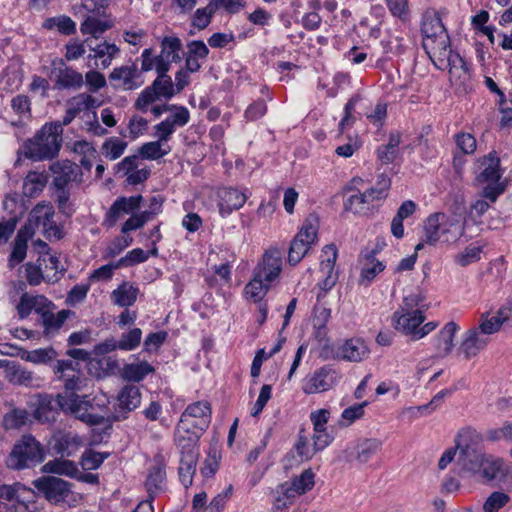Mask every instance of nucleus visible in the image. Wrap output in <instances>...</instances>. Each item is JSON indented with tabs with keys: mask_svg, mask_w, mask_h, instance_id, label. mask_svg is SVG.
Instances as JSON below:
<instances>
[{
	"mask_svg": "<svg viewBox=\"0 0 512 512\" xmlns=\"http://www.w3.org/2000/svg\"><path fill=\"white\" fill-rule=\"evenodd\" d=\"M57 352L53 348L36 349L32 351H25L22 354V359L35 364L46 363L56 358Z\"/></svg>",
	"mask_w": 512,
	"mask_h": 512,
	"instance_id": "13d9d810",
	"label": "nucleus"
},
{
	"mask_svg": "<svg viewBox=\"0 0 512 512\" xmlns=\"http://www.w3.org/2000/svg\"><path fill=\"white\" fill-rule=\"evenodd\" d=\"M54 207L51 203L40 202L29 213L27 223L19 229L12 244L8 266L14 268L26 258L28 241L34 236L36 229L41 228L43 235L51 240L62 238V232L54 221Z\"/></svg>",
	"mask_w": 512,
	"mask_h": 512,
	"instance_id": "f257e3e1",
	"label": "nucleus"
},
{
	"mask_svg": "<svg viewBox=\"0 0 512 512\" xmlns=\"http://www.w3.org/2000/svg\"><path fill=\"white\" fill-rule=\"evenodd\" d=\"M219 210L222 216L231 214L234 210L243 207L247 200V195L236 188H224L219 192Z\"/></svg>",
	"mask_w": 512,
	"mask_h": 512,
	"instance_id": "7c9ffc66",
	"label": "nucleus"
},
{
	"mask_svg": "<svg viewBox=\"0 0 512 512\" xmlns=\"http://www.w3.org/2000/svg\"><path fill=\"white\" fill-rule=\"evenodd\" d=\"M282 270V255L277 249H270L263 255L262 261L256 266L254 273L263 277L266 282H273Z\"/></svg>",
	"mask_w": 512,
	"mask_h": 512,
	"instance_id": "412c9836",
	"label": "nucleus"
},
{
	"mask_svg": "<svg viewBox=\"0 0 512 512\" xmlns=\"http://www.w3.org/2000/svg\"><path fill=\"white\" fill-rule=\"evenodd\" d=\"M381 448V442L377 439H365L357 443L350 456L360 463H366Z\"/></svg>",
	"mask_w": 512,
	"mask_h": 512,
	"instance_id": "4c0bfd02",
	"label": "nucleus"
},
{
	"mask_svg": "<svg viewBox=\"0 0 512 512\" xmlns=\"http://www.w3.org/2000/svg\"><path fill=\"white\" fill-rule=\"evenodd\" d=\"M56 402L63 412L73 415L90 426L103 424L105 419L109 418L106 413L96 412L95 406L87 399V396H80L76 393L58 394Z\"/></svg>",
	"mask_w": 512,
	"mask_h": 512,
	"instance_id": "0eeeda50",
	"label": "nucleus"
},
{
	"mask_svg": "<svg viewBox=\"0 0 512 512\" xmlns=\"http://www.w3.org/2000/svg\"><path fill=\"white\" fill-rule=\"evenodd\" d=\"M109 453H100L93 450L85 451L81 456V466L84 470L98 469Z\"/></svg>",
	"mask_w": 512,
	"mask_h": 512,
	"instance_id": "e2e57ef3",
	"label": "nucleus"
},
{
	"mask_svg": "<svg viewBox=\"0 0 512 512\" xmlns=\"http://www.w3.org/2000/svg\"><path fill=\"white\" fill-rule=\"evenodd\" d=\"M421 32L423 41L438 38V35L446 32L442 20L437 12L428 10L423 14Z\"/></svg>",
	"mask_w": 512,
	"mask_h": 512,
	"instance_id": "c9c22d12",
	"label": "nucleus"
},
{
	"mask_svg": "<svg viewBox=\"0 0 512 512\" xmlns=\"http://www.w3.org/2000/svg\"><path fill=\"white\" fill-rule=\"evenodd\" d=\"M42 472L76 477L79 470L73 461L66 459L50 460L42 466Z\"/></svg>",
	"mask_w": 512,
	"mask_h": 512,
	"instance_id": "58836bf2",
	"label": "nucleus"
},
{
	"mask_svg": "<svg viewBox=\"0 0 512 512\" xmlns=\"http://www.w3.org/2000/svg\"><path fill=\"white\" fill-rule=\"evenodd\" d=\"M289 484L295 489L296 493L302 495L313 488L315 484L314 473L310 469H307L299 476L293 478Z\"/></svg>",
	"mask_w": 512,
	"mask_h": 512,
	"instance_id": "6e6d98bb",
	"label": "nucleus"
},
{
	"mask_svg": "<svg viewBox=\"0 0 512 512\" xmlns=\"http://www.w3.org/2000/svg\"><path fill=\"white\" fill-rule=\"evenodd\" d=\"M298 496L300 495L296 493L289 482H285L276 489L273 507L276 510H283L292 505Z\"/></svg>",
	"mask_w": 512,
	"mask_h": 512,
	"instance_id": "c03bdc74",
	"label": "nucleus"
},
{
	"mask_svg": "<svg viewBox=\"0 0 512 512\" xmlns=\"http://www.w3.org/2000/svg\"><path fill=\"white\" fill-rule=\"evenodd\" d=\"M459 327L454 322H448L439 331L433 341L434 345V357L445 358L447 357L454 348V337Z\"/></svg>",
	"mask_w": 512,
	"mask_h": 512,
	"instance_id": "bb28decb",
	"label": "nucleus"
},
{
	"mask_svg": "<svg viewBox=\"0 0 512 512\" xmlns=\"http://www.w3.org/2000/svg\"><path fill=\"white\" fill-rule=\"evenodd\" d=\"M482 434L472 427L460 429L455 436V448L459 453L485 451Z\"/></svg>",
	"mask_w": 512,
	"mask_h": 512,
	"instance_id": "b1692460",
	"label": "nucleus"
},
{
	"mask_svg": "<svg viewBox=\"0 0 512 512\" xmlns=\"http://www.w3.org/2000/svg\"><path fill=\"white\" fill-rule=\"evenodd\" d=\"M44 450L41 444L31 435H24L14 445L7 458V466L14 470L30 468L42 462Z\"/></svg>",
	"mask_w": 512,
	"mask_h": 512,
	"instance_id": "6e6552de",
	"label": "nucleus"
},
{
	"mask_svg": "<svg viewBox=\"0 0 512 512\" xmlns=\"http://www.w3.org/2000/svg\"><path fill=\"white\" fill-rule=\"evenodd\" d=\"M319 229L318 217L314 214H310L304 221L300 231L296 235L298 238L306 241L310 245H313L317 239Z\"/></svg>",
	"mask_w": 512,
	"mask_h": 512,
	"instance_id": "3c124183",
	"label": "nucleus"
},
{
	"mask_svg": "<svg viewBox=\"0 0 512 512\" xmlns=\"http://www.w3.org/2000/svg\"><path fill=\"white\" fill-rule=\"evenodd\" d=\"M138 76L137 67L132 65H125L114 68L110 74V80L116 82L117 87H122L125 90H132L137 88L140 84L135 82Z\"/></svg>",
	"mask_w": 512,
	"mask_h": 512,
	"instance_id": "f704fd0d",
	"label": "nucleus"
},
{
	"mask_svg": "<svg viewBox=\"0 0 512 512\" xmlns=\"http://www.w3.org/2000/svg\"><path fill=\"white\" fill-rule=\"evenodd\" d=\"M62 134L60 122L43 125L32 138L24 142V155L36 161L54 158L60 151Z\"/></svg>",
	"mask_w": 512,
	"mask_h": 512,
	"instance_id": "7ed1b4c3",
	"label": "nucleus"
},
{
	"mask_svg": "<svg viewBox=\"0 0 512 512\" xmlns=\"http://www.w3.org/2000/svg\"><path fill=\"white\" fill-rule=\"evenodd\" d=\"M337 259V249L334 245H327L322 250L320 271L324 275V279L319 282V288L323 291L330 290L337 282L338 275L334 270Z\"/></svg>",
	"mask_w": 512,
	"mask_h": 512,
	"instance_id": "aec40b11",
	"label": "nucleus"
},
{
	"mask_svg": "<svg viewBox=\"0 0 512 512\" xmlns=\"http://www.w3.org/2000/svg\"><path fill=\"white\" fill-rule=\"evenodd\" d=\"M456 465L461 477L484 482L493 481L505 472L503 460L485 451L459 453Z\"/></svg>",
	"mask_w": 512,
	"mask_h": 512,
	"instance_id": "f03ea898",
	"label": "nucleus"
},
{
	"mask_svg": "<svg viewBox=\"0 0 512 512\" xmlns=\"http://www.w3.org/2000/svg\"><path fill=\"white\" fill-rule=\"evenodd\" d=\"M34 487L52 504L68 502L74 497L72 484L55 476H43L33 481Z\"/></svg>",
	"mask_w": 512,
	"mask_h": 512,
	"instance_id": "9d476101",
	"label": "nucleus"
},
{
	"mask_svg": "<svg viewBox=\"0 0 512 512\" xmlns=\"http://www.w3.org/2000/svg\"><path fill=\"white\" fill-rule=\"evenodd\" d=\"M160 97V75H157L152 85L147 87L139 95L135 106L141 111H146L148 107Z\"/></svg>",
	"mask_w": 512,
	"mask_h": 512,
	"instance_id": "49530a36",
	"label": "nucleus"
},
{
	"mask_svg": "<svg viewBox=\"0 0 512 512\" xmlns=\"http://www.w3.org/2000/svg\"><path fill=\"white\" fill-rule=\"evenodd\" d=\"M510 501V496L501 491L491 493L483 504L484 512H499Z\"/></svg>",
	"mask_w": 512,
	"mask_h": 512,
	"instance_id": "052dcab7",
	"label": "nucleus"
},
{
	"mask_svg": "<svg viewBox=\"0 0 512 512\" xmlns=\"http://www.w3.org/2000/svg\"><path fill=\"white\" fill-rule=\"evenodd\" d=\"M152 371L153 368L147 362L130 363L123 367L121 375L128 381L138 382Z\"/></svg>",
	"mask_w": 512,
	"mask_h": 512,
	"instance_id": "de8ad7c7",
	"label": "nucleus"
},
{
	"mask_svg": "<svg viewBox=\"0 0 512 512\" xmlns=\"http://www.w3.org/2000/svg\"><path fill=\"white\" fill-rule=\"evenodd\" d=\"M6 378L10 383L23 386H33V373L15 363L7 365L5 369Z\"/></svg>",
	"mask_w": 512,
	"mask_h": 512,
	"instance_id": "a19ab883",
	"label": "nucleus"
},
{
	"mask_svg": "<svg viewBox=\"0 0 512 512\" xmlns=\"http://www.w3.org/2000/svg\"><path fill=\"white\" fill-rule=\"evenodd\" d=\"M332 441L329 434L305 435L303 431L299 434L296 450L302 460L311 459L318 451L326 448Z\"/></svg>",
	"mask_w": 512,
	"mask_h": 512,
	"instance_id": "a211bd4d",
	"label": "nucleus"
},
{
	"mask_svg": "<svg viewBox=\"0 0 512 512\" xmlns=\"http://www.w3.org/2000/svg\"><path fill=\"white\" fill-rule=\"evenodd\" d=\"M142 331L140 328H133L128 332H124L119 341L118 347L120 350L131 351L134 350L141 342Z\"/></svg>",
	"mask_w": 512,
	"mask_h": 512,
	"instance_id": "680f3d73",
	"label": "nucleus"
},
{
	"mask_svg": "<svg viewBox=\"0 0 512 512\" xmlns=\"http://www.w3.org/2000/svg\"><path fill=\"white\" fill-rule=\"evenodd\" d=\"M499 167L500 160L494 154L484 157L479 164L477 180L485 185L483 196L491 202H495L506 189V180H501Z\"/></svg>",
	"mask_w": 512,
	"mask_h": 512,
	"instance_id": "1a4fd4ad",
	"label": "nucleus"
},
{
	"mask_svg": "<svg viewBox=\"0 0 512 512\" xmlns=\"http://www.w3.org/2000/svg\"><path fill=\"white\" fill-rule=\"evenodd\" d=\"M211 414L207 401H197L187 406L178 423L204 432L210 424Z\"/></svg>",
	"mask_w": 512,
	"mask_h": 512,
	"instance_id": "ddd939ff",
	"label": "nucleus"
},
{
	"mask_svg": "<svg viewBox=\"0 0 512 512\" xmlns=\"http://www.w3.org/2000/svg\"><path fill=\"white\" fill-rule=\"evenodd\" d=\"M331 317V309L323 304H316L313 311V335L319 342L328 339L327 323Z\"/></svg>",
	"mask_w": 512,
	"mask_h": 512,
	"instance_id": "473e14b6",
	"label": "nucleus"
},
{
	"mask_svg": "<svg viewBox=\"0 0 512 512\" xmlns=\"http://www.w3.org/2000/svg\"><path fill=\"white\" fill-rule=\"evenodd\" d=\"M384 269L385 265L375 258L374 255L364 256L361 260V270L358 279L359 285L363 287L369 286Z\"/></svg>",
	"mask_w": 512,
	"mask_h": 512,
	"instance_id": "72a5a7b5",
	"label": "nucleus"
},
{
	"mask_svg": "<svg viewBox=\"0 0 512 512\" xmlns=\"http://www.w3.org/2000/svg\"><path fill=\"white\" fill-rule=\"evenodd\" d=\"M108 28V25H106L104 22L88 17L80 27V30L82 34H91L95 37L102 34L106 29Z\"/></svg>",
	"mask_w": 512,
	"mask_h": 512,
	"instance_id": "774afa93",
	"label": "nucleus"
},
{
	"mask_svg": "<svg viewBox=\"0 0 512 512\" xmlns=\"http://www.w3.org/2000/svg\"><path fill=\"white\" fill-rule=\"evenodd\" d=\"M138 289L124 283L112 292L113 302L121 307L133 305L137 299Z\"/></svg>",
	"mask_w": 512,
	"mask_h": 512,
	"instance_id": "a18cd8bd",
	"label": "nucleus"
},
{
	"mask_svg": "<svg viewBox=\"0 0 512 512\" xmlns=\"http://www.w3.org/2000/svg\"><path fill=\"white\" fill-rule=\"evenodd\" d=\"M50 77L54 80V89L57 90H77L84 84L82 74L66 65L62 59L52 61Z\"/></svg>",
	"mask_w": 512,
	"mask_h": 512,
	"instance_id": "f8f14e48",
	"label": "nucleus"
},
{
	"mask_svg": "<svg viewBox=\"0 0 512 512\" xmlns=\"http://www.w3.org/2000/svg\"><path fill=\"white\" fill-rule=\"evenodd\" d=\"M84 445L83 438L70 431H57L52 438V448L61 456L70 457Z\"/></svg>",
	"mask_w": 512,
	"mask_h": 512,
	"instance_id": "4be33fe9",
	"label": "nucleus"
},
{
	"mask_svg": "<svg viewBox=\"0 0 512 512\" xmlns=\"http://www.w3.org/2000/svg\"><path fill=\"white\" fill-rule=\"evenodd\" d=\"M446 68H448L450 83L465 90L471 80V72L463 58L458 53L452 55L447 60Z\"/></svg>",
	"mask_w": 512,
	"mask_h": 512,
	"instance_id": "a878e982",
	"label": "nucleus"
},
{
	"mask_svg": "<svg viewBox=\"0 0 512 512\" xmlns=\"http://www.w3.org/2000/svg\"><path fill=\"white\" fill-rule=\"evenodd\" d=\"M47 177L44 173L29 172L23 182V194L27 197L37 196L46 186Z\"/></svg>",
	"mask_w": 512,
	"mask_h": 512,
	"instance_id": "79ce46f5",
	"label": "nucleus"
},
{
	"mask_svg": "<svg viewBox=\"0 0 512 512\" xmlns=\"http://www.w3.org/2000/svg\"><path fill=\"white\" fill-rule=\"evenodd\" d=\"M127 143L120 140L117 137L108 138L102 145V153L109 159L115 160L119 158L125 148Z\"/></svg>",
	"mask_w": 512,
	"mask_h": 512,
	"instance_id": "4d7b16f0",
	"label": "nucleus"
},
{
	"mask_svg": "<svg viewBox=\"0 0 512 512\" xmlns=\"http://www.w3.org/2000/svg\"><path fill=\"white\" fill-rule=\"evenodd\" d=\"M216 12L215 4L211 1L207 6L199 8L195 11L192 18V25L199 30L206 28Z\"/></svg>",
	"mask_w": 512,
	"mask_h": 512,
	"instance_id": "864d4df0",
	"label": "nucleus"
},
{
	"mask_svg": "<svg viewBox=\"0 0 512 512\" xmlns=\"http://www.w3.org/2000/svg\"><path fill=\"white\" fill-rule=\"evenodd\" d=\"M199 453H180L178 474L181 483L188 488L193 481Z\"/></svg>",
	"mask_w": 512,
	"mask_h": 512,
	"instance_id": "e433bc0d",
	"label": "nucleus"
},
{
	"mask_svg": "<svg viewBox=\"0 0 512 512\" xmlns=\"http://www.w3.org/2000/svg\"><path fill=\"white\" fill-rule=\"evenodd\" d=\"M271 282H266L263 277H257L254 273L253 279L245 286V296L255 303H261L262 299L269 290Z\"/></svg>",
	"mask_w": 512,
	"mask_h": 512,
	"instance_id": "37998d69",
	"label": "nucleus"
},
{
	"mask_svg": "<svg viewBox=\"0 0 512 512\" xmlns=\"http://www.w3.org/2000/svg\"><path fill=\"white\" fill-rule=\"evenodd\" d=\"M28 420V412L25 409L13 408L3 418L6 429H17L25 425Z\"/></svg>",
	"mask_w": 512,
	"mask_h": 512,
	"instance_id": "5fc2aeb1",
	"label": "nucleus"
},
{
	"mask_svg": "<svg viewBox=\"0 0 512 512\" xmlns=\"http://www.w3.org/2000/svg\"><path fill=\"white\" fill-rule=\"evenodd\" d=\"M512 327V314L505 305H502L495 314L483 313L479 318L477 327H473L481 335L490 336L497 333L501 326Z\"/></svg>",
	"mask_w": 512,
	"mask_h": 512,
	"instance_id": "2eb2a0df",
	"label": "nucleus"
},
{
	"mask_svg": "<svg viewBox=\"0 0 512 512\" xmlns=\"http://www.w3.org/2000/svg\"><path fill=\"white\" fill-rule=\"evenodd\" d=\"M330 412L327 409H319L311 412L310 420L313 424V434H328L326 431V424L328 422Z\"/></svg>",
	"mask_w": 512,
	"mask_h": 512,
	"instance_id": "0e129e2a",
	"label": "nucleus"
},
{
	"mask_svg": "<svg viewBox=\"0 0 512 512\" xmlns=\"http://www.w3.org/2000/svg\"><path fill=\"white\" fill-rule=\"evenodd\" d=\"M53 310L54 308L46 309L38 319L39 325H41L43 328V335L46 338L54 337L59 332L70 314L69 310H61L56 314Z\"/></svg>",
	"mask_w": 512,
	"mask_h": 512,
	"instance_id": "c85d7f7f",
	"label": "nucleus"
},
{
	"mask_svg": "<svg viewBox=\"0 0 512 512\" xmlns=\"http://www.w3.org/2000/svg\"><path fill=\"white\" fill-rule=\"evenodd\" d=\"M154 213L149 211H144L140 215H132L122 226V233L127 234L130 231L136 230L142 227L146 222H148Z\"/></svg>",
	"mask_w": 512,
	"mask_h": 512,
	"instance_id": "69168bd1",
	"label": "nucleus"
},
{
	"mask_svg": "<svg viewBox=\"0 0 512 512\" xmlns=\"http://www.w3.org/2000/svg\"><path fill=\"white\" fill-rule=\"evenodd\" d=\"M424 321L425 315L422 311L418 309L409 310L404 307L394 312L392 317L393 327L400 333L408 336L412 341L424 338L438 326L437 322L424 323Z\"/></svg>",
	"mask_w": 512,
	"mask_h": 512,
	"instance_id": "39448f33",
	"label": "nucleus"
},
{
	"mask_svg": "<svg viewBox=\"0 0 512 512\" xmlns=\"http://www.w3.org/2000/svg\"><path fill=\"white\" fill-rule=\"evenodd\" d=\"M339 378L336 369L330 365H325L302 380V391L307 395L328 391L337 383Z\"/></svg>",
	"mask_w": 512,
	"mask_h": 512,
	"instance_id": "9b49d317",
	"label": "nucleus"
},
{
	"mask_svg": "<svg viewBox=\"0 0 512 512\" xmlns=\"http://www.w3.org/2000/svg\"><path fill=\"white\" fill-rule=\"evenodd\" d=\"M390 186L391 180L381 175L377 187L350 195L345 201V208L355 214L367 215L381 205Z\"/></svg>",
	"mask_w": 512,
	"mask_h": 512,
	"instance_id": "423d86ee",
	"label": "nucleus"
},
{
	"mask_svg": "<svg viewBox=\"0 0 512 512\" xmlns=\"http://www.w3.org/2000/svg\"><path fill=\"white\" fill-rule=\"evenodd\" d=\"M487 438L492 442L500 440L512 442V423L505 422L500 427L488 430Z\"/></svg>",
	"mask_w": 512,
	"mask_h": 512,
	"instance_id": "338daca9",
	"label": "nucleus"
},
{
	"mask_svg": "<svg viewBox=\"0 0 512 512\" xmlns=\"http://www.w3.org/2000/svg\"><path fill=\"white\" fill-rule=\"evenodd\" d=\"M43 27L48 30L56 28L64 35H72L76 32V23L65 15L47 18L43 23Z\"/></svg>",
	"mask_w": 512,
	"mask_h": 512,
	"instance_id": "09e8293b",
	"label": "nucleus"
},
{
	"mask_svg": "<svg viewBox=\"0 0 512 512\" xmlns=\"http://www.w3.org/2000/svg\"><path fill=\"white\" fill-rule=\"evenodd\" d=\"M490 340L491 338L488 336L481 335L474 328H471L463 334L461 343L457 348V356L464 360H470L478 356Z\"/></svg>",
	"mask_w": 512,
	"mask_h": 512,
	"instance_id": "f3484780",
	"label": "nucleus"
},
{
	"mask_svg": "<svg viewBox=\"0 0 512 512\" xmlns=\"http://www.w3.org/2000/svg\"><path fill=\"white\" fill-rule=\"evenodd\" d=\"M464 230V222L460 217L434 213L425 222L424 241L430 245L454 243L463 236Z\"/></svg>",
	"mask_w": 512,
	"mask_h": 512,
	"instance_id": "20e7f679",
	"label": "nucleus"
},
{
	"mask_svg": "<svg viewBox=\"0 0 512 512\" xmlns=\"http://www.w3.org/2000/svg\"><path fill=\"white\" fill-rule=\"evenodd\" d=\"M50 171L53 174V184L56 189H66L72 182H82V170L80 166L69 161H57L50 165Z\"/></svg>",
	"mask_w": 512,
	"mask_h": 512,
	"instance_id": "dca6fc26",
	"label": "nucleus"
},
{
	"mask_svg": "<svg viewBox=\"0 0 512 512\" xmlns=\"http://www.w3.org/2000/svg\"><path fill=\"white\" fill-rule=\"evenodd\" d=\"M202 434L203 432L199 430L178 423L174 434V442L179 453H199L198 441Z\"/></svg>",
	"mask_w": 512,
	"mask_h": 512,
	"instance_id": "393cba45",
	"label": "nucleus"
},
{
	"mask_svg": "<svg viewBox=\"0 0 512 512\" xmlns=\"http://www.w3.org/2000/svg\"><path fill=\"white\" fill-rule=\"evenodd\" d=\"M159 482H160V474L159 468H154L153 471L149 474L146 481V488L149 494V500L140 503L134 510V512H154L153 507L151 505V500H153L159 492Z\"/></svg>",
	"mask_w": 512,
	"mask_h": 512,
	"instance_id": "ea45409f",
	"label": "nucleus"
},
{
	"mask_svg": "<svg viewBox=\"0 0 512 512\" xmlns=\"http://www.w3.org/2000/svg\"><path fill=\"white\" fill-rule=\"evenodd\" d=\"M309 243H306V241L298 238L297 236L294 238L293 242L291 243L289 254H288V260L289 263L292 265L298 264L302 258L307 254L310 247Z\"/></svg>",
	"mask_w": 512,
	"mask_h": 512,
	"instance_id": "bf43d9fd",
	"label": "nucleus"
},
{
	"mask_svg": "<svg viewBox=\"0 0 512 512\" xmlns=\"http://www.w3.org/2000/svg\"><path fill=\"white\" fill-rule=\"evenodd\" d=\"M118 401L121 410H133L140 403L139 389L134 385L125 386L118 395Z\"/></svg>",
	"mask_w": 512,
	"mask_h": 512,
	"instance_id": "8fccbe9b",
	"label": "nucleus"
},
{
	"mask_svg": "<svg viewBox=\"0 0 512 512\" xmlns=\"http://www.w3.org/2000/svg\"><path fill=\"white\" fill-rule=\"evenodd\" d=\"M183 55L181 40L175 35L162 38V72L168 71V64L179 62Z\"/></svg>",
	"mask_w": 512,
	"mask_h": 512,
	"instance_id": "2f4dec72",
	"label": "nucleus"
},
{
	"mask_svg": "<svg viewBox=\"0 0 512 512\" xmlns=\"http://www.w3.org/2000/svg\"><path fill=\"white\" fill-rule=\"evenodd\" d=\"M141 196L118 198L110 207L107 213V221L110 226L123 218L125 215L133 213L140 206Z\"/></svg>",
	"mask_w": 512,
	"mask_h": 512,
	"instance_id": "c756f323",
	"label": "nucleus"
},
{
	"mask_svg": "<svg viewBox=\"0 0 512 512\" xmlns=\"http://www.w3.org/2000/svg\"><path fill=\"white\" fill-rule=\"evenodd\" d=\"M370 350L360 338L345 340L337 349V358L348 362H361L369 357Z\"/></svg>",
	"mask_w": 512,
	"mask_h": 512,
	"instance_id": "5701e85b",
	"label": "nucleus"
},
{
	"mask_svg": "<svg viewBox=\"0 0 512 512\" xmlns=\"http://www.w3.org/2000/svg\"><path fill=\"white\" fill-rule=\"evenodd\" d=\"M100 105L101 102L98 99L86 93L72 97L67 103V106H70L77 114L91 108L99 107Z\"/></svg>",
	"mask_w": 512,
	"mask_h": 512,
	"instance_id": "603ef678",
	"label": "nucleus"
},
{
	"mask_svg": "<svg viewBox=\"0 0 512 512\" xmlns=\"http://www.w3.org/2000/svg\"><path fill=\"white\" fill-rule=\"evenodd\" d=\"M422 46L433 64L440 70L445 69L447 60L456 54L450 48V38L447 31L438 35V38L423 41Z\"/></svg>",
	"mask_w": 512,
	"mask_h": 512,
	"instance_id": "4468645a",
	"label": "nucleus"
},
{
	"mask_svg": "<svg viewBox=\"0 0 512 512\" xmlns=\"http://www.w3.org/2000/svg\"><path fill=\"white\" fill-rule=\"evenodd\" d=\"M162 140L172 134L177 128L186 125L190 119L189 111L183 106L162 105Z\"/></svg>",
	"mask_w": 512,
	"mask_h": 512,
	"instance_id": "6ab92c4d",
	"label": "nucleus"
},
{
	"mask_svg": "<svg viewBox=\"0 0 512 512\" xmlns=\"http://www.w3.org/2000/svg\"><path fill=\"white\" fill-rule=\"evenodd\" d=\"M17 312L20 318H26L32 311L39 316L48 308H55L54 304L42 295H30L25 293L21 296L17 305Z\"/></svg>",
	"mask_w": 512,
	"mask_h": 512,
	"instance_id": "cd10ccee",
	"label": "nucleus"
}]
</instances>
